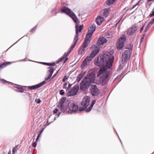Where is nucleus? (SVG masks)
Returning <instances> with one entry per match:
<instances>
[{
  "instance_id": "23",
  "label": "nucleus",
  "mask_w": 154,
  "mask_h": 154,
  "mask_svg": "<svg viewBox=\"0 0 154 154\" xmlns=\"http://www.w3.org/2000/svg\"><path fill=\"white\" fill-rule=\"evenodd\" d=\"M93 32L91 31H90V32H88L85 36V40H89L90 41V38L92 35Z\"/></svg>"
},
{
  "instance_id": "1",
  "label": "nucleus",
  "mask_w": 154,
  "mask_h": 154,
  "mask_svg": "<svg viewBox=\"0 0 154 154\" xmlns=\"http://www.w3.org/2000/svg\"><path fill=\"white\" fill-rule=\"evenodd\" d=\"M114 60V56L113 54L108 52L103 55L96 57L94 61V63L97 66H102L98 72L97 76L100 77V80L103 85L107 83L108 82V76L109 74V71L106 70L112 68V64Z\"/></svg>"
},
{
  "instance_id": "30",
  "label": "nucleus",
  "mask_w": 154,
  "mask_h": 154,
  "mask_svg": "<svg viewBox=\"0 0 154 154\" xmlns=\"http://www.w3.org/2000/svg\"><path fill=\"white\" fill-rule=\"evenodd\" d=\"M115 0H107L106 4L108 5H110L114 3Z\"/></svg>"
},
{
  "instance_id": "7",
  "label": "nucleus",
  "mask_w": 154,
  "mask_h": 154,
  "mask_svg": "<svg viewBox=\"0 0 154 154\" xmlns=\"http://www.w3.org/2000/svg\"><path fill=\"white\" fill-rule=\"evenodd\" d=\"M131 55V52L128 50H126L122 53L121 57L122 62L124 63H126Z\"/></svg>"
},
{
  "instance_id": "64",
  "label": "nucleus",
  "mask_w": 154,
  "mask_h": 154,
  "mask_svg": "<svg viewBox=\"0 0 154 154\" xmlns=\"http://www.w3.org/2000/svg\"><path fill=\"white\" fill-rule=\"evenodd\" d=\"M126 8H125L124 9V10H126Z\"/></svg>"
},
{
  "instance_id": "20",
  "label": "nucleus",
  "mask_w": 154,
  "mask_h": 154,
  "mask_svg": "<svg viewBox=\"0 0 154 154\" xmlns=\"http://www.w3.org/2000/svg\"><path fill=\"white\" fill-rule=\"evenodd\" d=\"M96 102V100H93L90 106L89 107L86 109L85 110V112H90L91 109L92 107H93L94 105L95 104Z\"/></svg>"
},
{
  "instance_id": "18",
  "label": "nucleus",
  "mask_w": 154,
  "mask_h": 154,
  "mask_svg": "<svg viewBox=\"0 0 154 154\" xmlns=\"http://www.w3.org/2000/svg\"><path fill=\"white\" fill-rule=\"evenodd\" d=\"M110 9L109 8L105 9L103 10V12L102 14L103 16L105 18H106L109 14V11Z\"/></svg>"
},
{
  "instance_id": "9",
  "label": "nucleus",
  "mask_w": 154,
  "mask_h": 154,
  "mask_svg": "<svg viewBox=\"0 0 154 154\" xmlns=\"http://www.w3.org/2000/svg\"><path fill=\"white\" fill-rule=\"evenodd\" d=\"M79 89V85L76 84L73 86L72 89L67 93V95L68 96H74L77 94Z\"/></svg>"
},
{
  "instance_id": "5",
  "label": "nucleus",
  "mask_w": 154,
  "mask_h": 154,
  "mask_svg": "<svg viewBox=\"0 0 154 154\" xmlns=\"http://www.w3.org/2000/svg\"><path fill=\"white\" fill-rule=\"evenodd\" d=\"M126 40V37L124 35L119 38L117 41L116 47L118 49L121 50L123 47L124 43Z\"/></svg>"
},
{
  "instance_id": "11",
  "label": "nucleus",
  "mask_w": 154,
  "mask_h": 154,
  "mask_svg": "<svg viewBox=\"0 0 154 154\" xmlns=\"http://www.w3.org/2000/svg\"><path fill=\"white\" fill-rule=\"evenodd\" d=\"M90 85V84L85 80V79H83L80 84V89L83 91H85L89 87Z\"/></svg>"
},
{
  "instance_id": "28",
  "label": "nucleus",
  "mask_w": 154,
  "mask_h": 154,
  "mask_svg": "<svg viewBox=\"0 0 154 154\" xmlns=\"http://www.w3.org/2000/svg\"><path fill=\"white\" fill-rule=\"evenodd\" d=\"M90 42V40H86L85 39L84 43L82 46V48H85L88 46V44Z\"/></svg>"
},
{
  "instance_id": "19",
  "label": "nucleus",
  "mask_w": 154,
  "mask_h": 154,
  "mask_svg": "<svg viewBox=\"0 0 154 154\" xmlns=\"http://www.w3.org/2000/svg\"><path fill=\"white\" fill-rule=\"evenodd\" d=\"M85 72H82L78 75L76 79V81L78 82H79L83 78Z\"/></svg>"
},
{
  "instance_id": "49",
  "label": "nucleus",
  "mask_w": 154,
  "mask_h": 154,
  "mask_svg": "<svg viewBox=\"0 0 154 154\" xmlns=\"http://www.w3.org/2000/svg\"><path fill=\"white\" fill-rule=\"evenodd\" d=\"M72 85V84H69L68 85V87L67 88L66 90H69V89L71 87Z\"/></svg>"
},
{
  "instance_id": "38",
  "label": "nucleus",
  "mask_w": 154,
  "mask_h": 154,
  "mask_svg": "<svg viewBox=\"0 0 154 154\" xmlns=\"http://www.w3.org/2000/svg\"><path fill=\"white\" fill-rule=\"evenodd\" d=\"M35 102L37 103H40L41 102V100L39 98L36 99L35 100Z\"/></svg>"
},
{
  "instance_id": "17",
  "label": "nucleus",
  "mask_w": 154,
  "mask_h": 154,
  "mask_svg": "<svg viewBox=\"0 0 154 154\" xmlns=\"http://www.w3.org/2000/svg\"><path fill=\"white\" fill-rule=\"evenodd\" d=\"M103 20V18L100 16H98L96 20V23L98 25H100L102 23Z\"/></svg>"
},
{
  "instance_id": "56",
  "label": "nucleus",
  "mask_w": 154,
  "mask_h": 154,
  "mask_svg": "<svg viewBox=\"0 0 154 154\" xmlns=\"http://www.w3.org/2000/svg\"><path fill=\"white\" fill-rule=\"evenodd\" d=\"M50 123L51 122H48V121H47L46 123V125H48L50 124Z\"/></svg>"
},
{
  "instance_id": "2",
  "label": "nucleus",
  "mask_w": 154,
  "mask_h": 154,
  "mask_svg": "<svg viewBox=\"0 0 154 154\" xmlns=\"http://www.w3.org/2000/svg\"><path fill=\"white\" fill-rule=\"evenodd\" d=\"M61 12L62 13H65L67 15L72 18L74 22L76 23L75 26L76 29V35L75 38L78 39V33L80 32L83 29V25H82L79 26H78V25L77 24V23H79V22L78 18L75 15V13L72 11L71 10L67 7L64 6L61 9Z\"/></svg>"
},
{
  "instance_id": "33",
  "label": "nucleus",
  "mask_w": 154,
  "mask_h": 154,
  "mask_svg": "<svg viewBox=\"0 0 154 154\" xmlns=\"http://www.w3.org/2000/svg\"><path fill=\"white\" fill-rule=\"evenodd\" d=\"M88 62L84 60L83 62L81 64V67L82 68H84L85 66L87 65V63Z\"/></svg>"
},
{
  "instance_id": "54",
  "label": "nucleus",
  "mask_w": 154,
  "mask_h": 154,
  "mask_svg": "<svg viewBox=\"0 0 154 154\" xmlns=\"http://www.w3.org/2000/svg\"><path fill=\"white\" fill-rule=\"evenodd\" d=\"M44 129H45L44 128H43L42 129V130L40 131V133L39 134H40V135H41V133L44 130Z\"/></svg>"
},
{
  "instance_id": "40",
  "label": "nucleus",
  "mask_w": 154,
  "mask_h": 154,
  "mask_svg": "<svg viewBox=\"0 0 154 154\" xmlns=\"http://www.w3.org/2000/svg\"><path fill=\"white\" fill-rule=\"evenodd\" d=\"M58 72H59V70L58 71H57V72L54 74L52 76V78H51V80H49L50 81L51 80V79H53L54 78H55V77L56 76V75H57V74H58Z\"/></svg>"
},
{
  "instance_id": "4",
  "label": "nucleus",
  "mask_w": 154,
  "mask_h": 154,
  "mask_svg": "<svg viewBox=\"0 0 154 154\" xmlns=\"http://www.w3.org/2000/svg\"><path fill=\"white\" fill-rule=\"evenodd\" d=\"M90 101V98L88 96H85L81 103L82 107L79 108V110L82 111L85 109L89 105Z\"/></svg>"
},
{
  "instance_id": "50",
  "label": "nucleus",
  "mask_w": 154,
  "mask_h": 154,
  "mask_svg": "<svg viewBox=\"0 0 154 154\" xmlns=\"http://www.w3.org/2000/svg\"><path fill=\"white\" fill-rule=\"evenodd\" d=\"M67 85V83H65L64 84V85L63 86V88H66V86Z\"/></svg>"
},
{
  "instance_id": "35",
  "label": "nucleus",
  "mask_w": 154,
  "mask_h": 154,
  "mask_svg": "<svg viewBox=\"0 0 154 154\" xmlns=\"http://www.w3.org/2000/svg\"><path fill=\"white\" fill-rule=\"evenodd\" d=\"M85 60L88 62L91 61L92 60V58L89 56H88L85 59Z\"/></svg>"
},
{
  "instance_id": "10",
  "label": "nucleus",
  "mask_w": 154,
  "mask_h": 154,
  "mask_svg": "<svg viewBox=\"0 0 154 154\" xmlns=\"http://www.w3.org/2000/svg\"><path fill=\"white\" fill-rule=\"evenodd\" d=\"M90 92L93 96H98L100 94V91L96 85H92L91 87Z\"/></svg>"
},
{
  "instance_id": "6",
  "label": "nucleus",
  "mask_w": 154,
  "mask_h": 154,
  "mask_svg": "<svg viewBox=\"0 0 154 154\" xmlns=\"http://www.w3.org/2000/svg\"><path fill=\"white\" fill-rule=\"evenodd\" d=\"M96 77L95 74L93 72L88 74L83 79L89 84L94 82Z\"/></svg>"
},
{
  "instance_id": "57",
  "label": "nucleus",
  "mask_w": 154,
  "mask_h": 154,
  "mask_svg": "<svg viewBox=\"0 0 154 154\" xmlns=\"http://www.w3.org/2000/svg\"><path fill=\"white\" fill-rule=\"evenodd\" d=\"M60 114H61V112H59L57 114V117L59 116L60 115Z\"/></svg>"
},
{
  "instance_id": "27",
  "label": "nucleus",
  "mask_w": 154,
  "mask_h": 154,
  "mask_svg": "<svg viewBox=\"0 0 154 154\" xmlns=\"http://www.w3.org/2000/svg\"><path fill=\"white\" fill-rule=\"evenodd\" d=\"M135 32V31L132 28H129L127 32V34L128 35H132Z\"/></svg>"
},
{
  "instance_id": "48",
  "label": "nucleus",
  "mask_w": 154,
  "mask_h": 154,
  "mask_svg": "<svg viewBox=\"0 0 154 154\" xmlns=\"http://www.w3.org/2000/svg\"><path fill=\"white\" fill-rule=\"evenodd\" d=\"M67 79V77L65 76L64 77V78L63 79H62V82H65L66 81V80Z\"/></svg>"
},
{
  "instance_id": "60",
  "label": "nucleus",
  "mask_w": 154,
  "mask_h": 154,
  "mask_svg": "<svg viewBox=\"0 0 154 154\" xmlns=\"http://www.w3.org/2000/svg\"><path fill=\"white\" fill-rule=\"evenodd\" d=\"M140 1H139L137 3V5H138L140 3Z\"/></svg>"
},
{
  "instance_id": "32",
  "label": "nucleus",
  "mask_w": 154,
  "mask_h": 154,
  "mask_svg": "<svg viewBox=\"0 0 154 154\" xmlns=\"http://www.w3.org/2000/svg\"><path fill=\"white\" fill-rule=\"evenodd\" d=\"M152 25V24L149 23L148 24L147 26L144 29V32H146L148 30V29Z\"/></svg>"
},
{
  "instance_id": "45",
  "label": "nucleus",
  "mask_w": 154,
  "mask_h": 154,
  "mask_svg": "<svg viewBox=\"0 0 154 154\" xmlns=\"http://www.w3.org/2000/svg\"><path fill=\"white\" fill-rule=\"evenodd\" d=\"M57 10V9L56 8H53L52 10H51V13H52L55 11H56Z\"/></svg>"
},
{
  "instance_id": "15",
  "label": "nucleus",
  "mask_w": 154,
  "mask_h": 154,
  "mask_svg": "<svg viewBox=\"0 0 154 154\" xmlns=\"http://www.w3.org/2000/svg\"><path fill=\"white\" fill-rule=\"evenodd\" d=\"M107 41V40L103 37H100L97 42V45L100 46L106 43Z\"/></svg>"
},
{
  "instance_id": "42",
  "label": "nucleus",
  "mask_w": 154,
  "mask_h": 154,
  "mask_svg": "<svg viewBox=\"0 0 154 154\" xmlns=\"http://www.w3.org/2000/svg\"><path fill=\"white\" fill-rule=\"evenodd\" d=\"M154 16V11H152V13L150 14L149 15L150 17H151Z\"/></svg>"
},
{
  "instance_id": "31",
  "label": "nucleus",
  "mask_w": 154,
  "mask_h": 154,
  "mask_svg": "<svg viewBox=\"0 0 154 154\" xmlns=\"http://www.w3.org/2000/svg\"><path fill=\"white\" fill-rule=\"evenodd\" d=\"M132 29L135 32L138 29V26L137 24H135L132 26Z\"/></svg>"
},
{
  "instance_id": "16",
  "label": "nucleus",
  "mask_w": 154,
  "mask_h": 154,
  "mask_svg": "<svg viewBox=\"0 0 154 154\" xmlns=\"http://www.w3.org/2000/svg\"><path fill=\"white\" fill-rule=\"evenodd\" d=\"M99 51V48H96L94 50L92 51L89 56L92 59L97 54Z\"/></svg>"
},
{
  "instance_id": "14",
  "label": "nucleus",
  "mask_w": 154,
  "mask_h": 154,
  "mask_svg": "<svg viewBox=\"0 0 154 154\" xmlns=\"http://www.w3.org/2000/svg\"><path fill=\"white\" fill-rule=\"evenodd\" d=\"M12 88H14L15 91L18 92L23 93L24 91V89L23 88L21 87L20 85H16L13 83L12 85Z\"/></svg>"
},
{
  "instance_id": "22",
  "label": "nucleus",
  "mask_w": 154,
  "mask_h": 154,
  "mask_svg": "<svg viewBox=\"0 0 154 154\" xmlns=\"http://www.w3.org/2000/svg\"><path fill=\"white\" fill-rule=\"evenodd\" d=\"M78 39L76 38H75L73 40V44L71 46V47L70 48V51H71L75 48V46L76 45L77 42L78 40Z\"/></svg>"
},
{
  "instance_id": "63",
  "label": "nucleus",
  "mask_w": 154,
  "mask_h": 154,
  "mask_svg": "<svg viewBox=\"0 0 154 154\" xmlns=\"http://www.w3.org/2000/svg\"><path fill=\"white\" fill-rule=\"evenodd\" d=\"M128 9H127L125 11V12H126L127 11H128Z\"/></svg>"
},
{
  "instance_id": "24",
  "label": "nucleus",
  "mask_w": 154,
  "mask_h": 154,
  "mask_svg": "<svg viewBox=\"0 0 154 154\" xmlns=\"http://www.w3.org/2000/svg\"><path fill=\"white\" fill-rule=\"evenodd\" d=\"M48 70L47 72V73L48 75H52L54 71V68L51 66L48 67Z\"/></svg>"
},
{
  "instance_id": "13",
  "label": "nucleus",
  "mask_w": 154,
  "mask_h": 154,
  "mask_svg": "<svg viewBox=\"0 0 154 154\" xmlns=\"http://www.w3.org/2000/svg\"><path fill=\"white\" fill-rule=\"evenodd\" d=\"M70 51H69L68 53L66 54V53H64V54L63 55V56L60 58H59L58 60L56 61V63H58L62 61L64 59L65 60L64 61V63H65L66 62V61L68 60V58L66 57L68 56L69 54L70 53Z\"/></svg>"
},
{
  "instance_id": "3",
  "label": "nucleus",
  "mask_w": 154,
  "mask_h": 154,
  "mask_svg": "<svg viewBox=\"0 0 154 154\" xmlns=\"http://www.w3.org/2000/svg\"><path fill=\"white\" fill-rule=\"evenodd\" d=\"M66 97H63L60 100L57 105V106L60 108L61 112H64L68 108L69 102L68 101H66Z\"/></svg>"
},
{
  "instance_id": "62",
  "label": "nucleus",
  "mask_w": 154,
  "mask_h": 154,
  "mask_svg": "<svg viewBox=\"0 0 154 154\" xmlns=\"http://www.w3.org/2000/svg\"><path fill=\"white\" fill-rule=\"evenodd\" d=\"M137 4H135L134 5V6L135 7L136 6H137Z\"/></svg>"
},
{
  "instance_id": "58",
  "label": "nucleus",
  "mask_w": 154,
  "mask_h": 154,
  "mask_svg": "<svg viewBox=\"0 0 154 154\" xmlns=\"http://www.w3.org/2000/svg\"><path fill=\"white\" fill-rule=\"evenodd\" d=\"M21 38H20V39H19L18 40L17 42H16L15 43H14L11 46H12L13 45H14V44H16V43H17L19 41V40Z\"/></svg>"
},
{
  "instance_id": "36",
  "label": "nucleus",
  "mask_w": 154,
  "mask_h": 154,
  "mask_svg": "<svg viewBox=\"0 0 154 154\" xmlns=\"http://www.w3.org/2000/svg\"><path fill=\"white\" fill-rule=\"evenodd\" d=\"M133 45L132 44H130L128 47H127L126 48L129 50L131 51H132Z\"/></svg>"
},
{
  "instance_id": "61",
  "label": "nucleus",
  "mask_w": 154,
  "mask_h": 154,
  "mask_svg": "<svg viewBox=\"0 0 154 154\" xmlns=\"http://www.w3.org/2000/svg\"><path fill=\"white\" fill-rule=\"evenodd\" d=\"M135 7L134 6V5L132 7V9H133Z\"/></svg>"
},
{
  "instance_id": "44",
  "label": "nucleus",
  "mask_w": 154,
  "mask_h": 154,
  "mask_svg": "<svg viewBox=\"0 0 154 154\" xmlns=\"http://www.w3.org/2000/svg\"><path fill=\"white\" fill-rule=\"evenodd\" d=\"M111 37V35L108 34H106L105 35V37L107 38H110Z\"/></svg>"
},
{
  "instance_id": "25",
  "label": "nucleus",
  "mask_w": 154,
  "mask_h": 154,
  "mask_svg": "<svg viewBox=\"0 0 154 154\" xmlns=\"http://www.w3.org/2000/svg\"><path fill=\"white\" fill-rule=\"evenodd\" d=\"M0 80L4 84L8 83V85H9V87H10L11 88L12 87V85H13V83L7 81L4 79H0Z\"/></svg>"
},
{
  "instance_id": "53",
  "label": "nucleus",
  "mask_w": 154,
  "mask_h": 154,
  "mask_svg": "<svg viewBox=\"0 0 154 154\" xmlns=\"http://www.w3.org/2000/svg\"><path fill=\"white\" fill-rule=\"evenodd\" d=\"M40 134H39L38 135V136H37V138H36V141H37L38 140V139L40 136Z\"/></svg>"
},
{
  "instance_id": "34",
  "label": "nucleus",
  "mask_w": 154,
  "mask_h": 154,
  "mask_svg": "<svg viewBox=\"0 0 154 154\" xmlns=\"http://www.w3.org/2000/svg\"><path fill=\"white\" fill-rule=\"evenodd\" d=\"M84 48H80L78 54H82L85 50Z\"/></svg>"
},
{
  "instance_id": "55",
  "label": "nucleus",
  "mask_w": 154,
  "mask_h": 154,
  "mask_svg": "<svg viewBox=\"0 0 154 154\" xmlns=\"http://www.w3.org/2000/svg\"><path fill=\"white\" fill-rule=\"evenodd\" d=\"M123 16H122V18H121V19L120 20L116 23V27L117 26V25L118 24V23L120 22V21L121 20V19L122 18H123Z\"/></svg>"
},
{
  "instance_id": "29",
  "label": "nucleus",
  "mask_w": 154,
  "mask_h": 154,
  "mask_svg": "<svg viewBox=\"0 0 154 154\" xmlns=\"http://www.w3.org/2000/svg\"><path fill=\"white\" fill-rule=\"evenodd\" d=\"M40 63H42L44 65H46L48 66H54L55 64V62H54L53 63H47L45 62H39Z\"/></svg>"
},
{
  "instance_id": "51",
  "label": "nucleus",
  "mask_w": 154,
  "mask_h": 154,
  "mask_svg": "<svg viewBox=\"0 0 154 154\" xmlns=\"http://www.w3.org/2000/svg\"><path fill=\"white\" fill-rule=\"evenodd\" d=\"M18 146L17 145L16 146L15 148H13V149H12V152H13V153H14V151H15V149Z\"/></svg>"
},
{
  "instance_id": "39",
  "label": "nucleus",
  "mask_w": 154,
  "mask_h": 154,
  "mask_svg": "<svg viewBox=\"0 0 154 154\" xmlns=\"http://www.w3.org/2000/svg\"><path fill=\"white\" fill-rule=\"evenodd\" d=\"M65 93V92L63 90H61L60 91L59 93L61 95H63Z\"/></svg>"
},
{
  "instance_id": "52",
  "label": "nucleus",
  "mask_w": 154,
  "mask_h": 154,
  "mask_svg": "<svg viewBox=\"0 0 154 154\" xmlns=\"http://www.w3.org/2000/svg\"><path fill=\"white\" fill-rule=\"evenodd\" d=\"M144 25H143V26L141 28V29H140V32H141L143 30V28H144Z\"/></svg>"
},
{
  "instance_id": "8",
  "label": "nucleus",
  "mask_w": 154,
  "mask_h": 154,
  "mask_svg": "<svg viewBox=\"0 0 154 154\" xmlns=\"http://www.w3.org/2000/svg\"><path fill=\"white\" fill-rule=\"evenodd\" d=\"M69 113H73L78 112L79 110V108L78 105L76 103H71L69 107Z\"/></svg>"
},
{
  "instance_id": "41",
  "label": "nucleus",
  "mask_w": 154,
  "mask_h": 154,
  "mask_svg": "<svg viewBox=\"0 0 154 154\" xmlns=\"http://www.w3.org/2000/svg\"><path fill=\"white\" fill-rule=\"evenodd\" d=\"M52 75H48V77L45 78V81L46 82V81H47L48 79H49L51 77Z\"/></svg>"
},
{
  "instance_id": "46",
  "label": "nucleus",
  "mask_w": 154,
  "mask_h": 154,
  "mask_svg": "<svg viewBox=\"0 0 154 154\" xmlns=\"http://www.w3.org/2000/svg\"><path fill=\"white\" fill-rule=\"evenodd\" d=\"M145 35L144 34L143 35V37L141 38V40H140V45L141 44V43L143 42V39H144V37L145 36Z\"/></svg>"
},
{
  "instance_id": "47",
  "label": "nucleus",
  "mask_w": 154,
  "mask_h": 154,
  "mask_svg": "<svg viewBox=\"0 0 154 154\" xmlns=\"http://www.w3.org/2000/svg\"><path fill=\"white\" fill-rule=\"evenodd\" d=\"M58 110L57 109H55L53 111L54 113H56L58 111Z\"/></svg>"
},
{
  "instance_id": "12",
  "label": "nucleus",
  "mask_w": 154,
  "mask_h": 154,
  "mask_svg": "<svg viewBox=\"0 0 154 154\" xmlns=\"http://www.w3.org/2000/svg\"><path fill=\"white\" fill-rule=\"evenodd\" d=\"M46 82L45 81H43L42 82H41L37 85L31 86H28V88L30 90H34L37 88L41 87L45 84Z\"/></svg>"
},
{
  "instance_id": "37",
  "label": "nucleus",
  "mask_w": 154,
  "mask_h": 154,
  "mask_svg": "<svg viewBox=\"0 0 154 154\" xmlns=\"http://www.w3.org/2000/svg\"><path fill=\"white\" fill-rule=\"evenodd\" d=\"M37 25H36L34 27H33L30 31V32H34V31H35V29H36V28H37Z\"/></svg>"
},
{
  "instance_id": "43",
  "label": "nucleus",
  "mask_w": 154,
  "mask_h": 154,
  "mask_svg": "<svg viewBox=\"0 0 154 154\" xmlns=\"http://www.w3.org/2000/svg\"><path fill=\"white\" fill-rule=\"evenodd\" d=\"M37 143L36 142H34L32 144V146L34 148H35L36 146Z\"/></svg>"
},
{
  "instance_id": "26",
  "label": "nucleus",
  "mask_w": 154,
  "mask_h": 154,
  "mask_svg": "<svg viewBox=\"0 0 154 154\" xmlns=\"http://www.w3.org/2000/svg\"><path fill=\"white\" fill-rule=\"evenodd\" d=\"M96 29V26L94 24L92 25L88 29V32H90V31L92 32L93 33Z\"/></svg>"
},
{
  "instance_id": "59",
  "label": "nucleus",
  "mask_w": 154,
  "mask_h": 154,
  "mask_svg": "<svg viewBox=\"0 0 154 154\" xmlns=\"http://www.w3.org/2000/svg\"><path fill=\"white\" fill-rule=\"evenodd\" d=\"M11 150H9L8 154H11Z\"/></svg>"
},
{
  "instance_id": "21",
  "label": "nucleus",
  "mask_w": 154,
  "mask_h": 154,
  "mask_svg": "<svg viewBox=\"0 0 154 154\" xmlns=\"http://www.w3.org/2000/svg\"><path fill=\"white\" fill-rule=\"evenodd\" d=\"M11 64V63L9 62H6L0 64V69L5 67L6 66Z\"/></svg>"
}]
</instances>
